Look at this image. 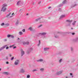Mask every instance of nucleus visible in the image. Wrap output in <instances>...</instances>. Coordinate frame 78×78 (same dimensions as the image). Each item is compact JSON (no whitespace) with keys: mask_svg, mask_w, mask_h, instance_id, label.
<instances>
[{"mask_svg":"<svg viewBox=\"0 0 78 78\" xmlns=\"http://www.w3.org/2000/svg\"><path fill=\"white\" fill-rule=\"evenodd\" d=\"M7 6V5L6 4H4L3 5V7L1 10V11H3V12H5L6 10V7Z\"/></svg>","mask_w":78,"mask_h":78,"instance_id":"1","label":"nucleus"},{"mask_svg":"<svg viewBox=\"0 0 78 78\" xmlns=\"http://www.w3.org/2000/svg\"><path fill=\"white\" fill-rule=\"evenodd\" d=\"M66 22L69 23V24H67V26L70 27V25H71V23L72 22V20H66Z\"/></svg>","mask_w":78,"mask_h":78,"instance_id":"2","label":"nucleus"},{"mask_svg":"<svg viewBox=\"0 0 78 78\" xmlns=\"http://www.w3.org/2000/svg\"><path fill=\"white\" fill-rule=\"evenodd\" d=\"M11 14V12H10L9 13L7 14L6 16V17H7L8 19H9V18H11V17H12V16H10Z\"/></svg>","mask_w":78,"mask_h":78,"instance_id":"3","label":"nucleus"},{"mask_svg":"<svg viewBox=\"0 0 78 78\" xmlns=\"http://www.w3.org/2000/svg\"><path fill=\"white\" fill-rule=\"evenodd\" d=\"M21 56H23L25 55V51L23 49L21 50Z\"/></svg>","mask_w":78,"mask_h":78,"instance_id":"4","label":"nucleus"},{"mask_svg":"<svg viewBox=\"0 0 78 78\" xmlns=\"http://www.w3.org/2000/svg\"><path fill=\"white\" fill-rule=\"evenodd\" d=\"M63 72V71H60L56 73V75H61V74Z\"/></svg>","mask_w":78,"mask_h":78,"instance_id":"5","label":"nucleus"},{"mask_svg":"<svg viewBox=\"0 0 78 78\" xmlns=\"http://www.w3.org/2000/svg\"><path fill=\"white\" fill-rule=\"evenodd\" d=\"M22 43L23 45H29L30 44V42L28 41H23Z\"/></svg>","mask_w":78,"mask_h":78,"instance_id":"6","label":"nucleus"},{"mask_svg":"<svg viewBox=\"0 0 78 78\" xmlns=\"http://www.w3.org/2000/svg\"><path fill=\"white\" fill-rule=\"evenodd\" d=\"M19 60H17L15 62V65L17 66L19 64Z\"/></svg>","mask_w":78,"mask_h":78,"instance_id":"7","label":"nucleus"},{"mask_svg":"<svg viewBox=\"0 0 78 78\" xmlns=\"http://www.w3.org/2000/svg\"><path fill=\"white\" fill-rule=\"evenodd\" d=\"M8 45H5L3 46V47H2L0 48V51H2V50H3L5 47H7Z\"/></svg>","mask_w":78,"mask_h":78,"instance_id":"8","label":"nucleus"},{"mask_svg":"<svg viewBox=\"0 0 78 78\" xmlns=\"http://www.w3.org/2000/svg\"><path fill=\"white\" fill-rule=\"evenodd\" d=\"M47 34L46 32H43L42 33H40L39 34V35H41V36H44V35H45Z\"/></svg>","mask_w":78,"mask_h":78,"instance_id":"9","label":"nucleus"},{"mask_svg":"<svg viewBox=\"0 0 78 78\" xmlns=\"http://www.w3.org/2000/svg\"><path fill=\"white\" fill-rule=\"evenodd\" d=\"M37 62H42V61H44V59H40L38 60L37 61Z\"/></svg>","mask_w":78,"mask_h":78,"instance_id":"10","label":"nucleus"},{"mask_svg":"<svg viewBox=\"0 0 78 78\" xmlns=\"http://www.w3.org/2000/svg\"><path fill=\"white\" fill-rule=\"evenodd\" d=\"M20 73H23L24 72H25V71L23 68H22L20 70Z\"/></svg>","mask_w":78,"mask_h":78,"instance_id":"11","label":"nucleus"},{"mask_svg":"<svg viewBox=\"0 0 78 78\" xmlns=\"http://www.w3.org/2000/svg\"><path fill=\"white\" fill-rule=\"evenodd\" d=\"M44 51H48L49 50V48H45L44 49Z\"/></svg>","mask_w":78,"mask_h":78,"instance_id":"12","label":"nucleus"},{"mask_svg":"<svg viewBox=\"0 0 78 78\" xmlns=\"http://www.w3.org/2000/svg\"><path fill=\"white\" fill-rule=\"evenodd\" d=\"M65 16H65V15H62L60 16L59 19H62V18H64V17H65Z\"/></svg>","mask_w":78,"mask_h":78,"instance_id":"13","label":"nucleus"},{"mask_svg":"<svg viewBox=\"0 0 78 78\" xmlns=\"http://www.w3.org/2000/svg\"><path fill=\"white\" fill-rule=\"evenodd\" d=\"M76 5H77V4H72L71 5V8H73V7H74V6H75Z\"/></svg>","mask_w":78,"mask_h":78,"instance_id":"14","label":"nucleus"},{"mask_svg":"<svg viewBox=\"0 0 78 78\" xmlns=\"http://www.w3.org/2000/svg\"><path fill=\"white\" fill-rule=\"evenodd\" d=\"M54 36L55 38H58V37H59V36L58 35V34H57L56 35L55 34Z\"/></svg>","mask_w":78,"mask_h":78,"instance_id":"15","label":"nucleus"},{"mask_svg":"<svg viewBox=\"0 0 78 78\" xmlns=\"http://www.w3.org/2000/svg\"><path fill=\"white\" fill-rule=\"evenodd\" d=\"M41 19V18H37L35 20V21L36 22H37L38 20H40Z\"/></svg>","mask_w":78,"mask_h":78,"instance_id":"16","label":"nucleus"},{"mask_svg":"<svg viewBox=\"0 0 78 78\" xmlns=\"http://www.w3.org/2000/svg\"><path fill=\"white\" fill-rule=\"evenodd\" d=\"M28 49L30 51H33V48H30Z\"/></svg>","mask_w":78,"mask_h":78,"instance_id":"17","label":"nucleus"},{"mask_svg":"<svg viewBox=\"0 0 78 78\" xmlns=\"http://www.w3.org/2000/svg\"><path fill=\"white\" fill-rule=\"evenodd\" d=\"M29 30H30V31H33V29L32 28V27H30L28 28Z\"/></svg>","mask_w":78,"mask_h":78,"instance_id":"18","label":"nucleus"},{"mask_svg":"<svg viewBox=\"0 0 78 78\" xmlns=\"http://www.w3.org/2000/svg\"><path fill=\"white\" fill-rule=\"evenodd\" d=\"M30 52H31L30 51L29 49H28V50L27 51V54H29Z\"/></svg>","mask_w":78,"mask_h":78,"instance_id":"19","label":"nucleus"},{"mask_svg":"<svg viewBox=\"0 0 78 78\" xmlns=\"http://www.w3.org/2000/svg\"><path fill=\"white\" fill-rule=\"evenodd\" d=\"M40 71L41 72H43L44 71V68H41L40 69Z\"/></svg>","mask_w":78,"mask_h":78,"instance_id":"20","label":"nucleus"},{"mask_svg":"<svg viewBox=\"0 0 78 78\" xmlns=\"http://www.w3.org/2000/svg\"><path fill=\"white\" fill-rule=\"evenodd\" d=\"M18 34H20V35H22V34H23V33H22V32L21 31H20L18 33Z\"/></svg>","mask_w":78,"mask_h":78,"instance_id":"21","label":"nucleus"},{"mask_svg":"<svg viewBox=\"0 0 78 78\" xmlns=\"http://www.w3.org/2000/svg\"><path fill=\"white\" fill-rule=\"evenodd\" d=\"M3 74H4V75H8L9 74V73L8 72H4L3 73Z\"/></svg>","mask_w":78,"mask_h":78,"instance_id":"22","label":"nucleus"},{"mask_svg":"<svg viewBox=\"0 0 78 78\" xmlns=\"http://www.w3.org/2000/svg\"><path fill=\"white\" fill-rule=\"evenodd\" d=\"M76 21H75L74 22H73L72 24L73 25V26H74V25H75V23H76Z\"/></svg>","mask_w":78,"mask_h":78,"instance_id":"23","label":"nucleus"},{"mask_svg":"<svg viewBox=\"0 0 78 78\" xmlns=\"http://www.w3.org/2000/svg\"><path fill=\"white\" fill-rule=\"evenodd\" d=\"M67 2V1L66 0H65V1H63L62 2V3L63 4H65Z\"/></svg>","mask_w":78,"mask_h":78,"instance_id":"24","label":"nucleus"},{"mask_svg":"<svg viewBox=\"0 0 78 78\" xmlns=\"http://www.w3.org/2000/svg\"><path fill=\"white\" fill-rule=\"evenodd\" d=\"M18 23H19V21L18 20H17V21L16 22V23H15V25H18Z\"/></svg>","mask_w":78,"mask_h":78,"instance_id":"25","label":"nucleus"},{"mask_svg":"<svg viewBox=\"0 0 78 78\" xmlns=\"http://www.w3.org/2000/svg\"><path fill=\"white\" fill-rule=\"evenodd\" d=\"M41 44V41L40 40L39 41V44H37V46L39 47L40 45V44Z\"/></svg>","mask_w":78,"mask_h":78,"instance_id":"26","label":"nucleus"},{"mask_svg":"<svg viewBox=\"0 0 78 78\" xmlns=\"http://www.w3.org/2000/svg\"><path fill=\"white\" fill-rule=\"evenodd\" d=\"M20 1H18L17 3V5H19V4H20Z\"/></svg>","mask_w":78,"mask_h":78,"instance_id":"27","label":"nucleus"},{"mask_svg":"<svg viewBox=\"0 0 78 78\" xmlns=\"http://www.w3.org/2000/svg\"><path fill=\"white\" fill-rule=\"evenodd\" d=\"M62 6H63V4H60L58 5V7H61Z\"/></svg>","mask_w":78,"mask_h":78,"instance_id":"28","label":"nucleus"},{"mask_svg":"<svg viewBox=\"0 0 78 78\" xmlns=\"http://www.w3.org/2000/svg\"><path fill=\"white\" fill-rule=\"evenodd\" d=\"M5 26L8 27V26H9V24L8 23H6L5 24Z\"/></svg>","mask_w":78,"mask_h":78,"instance_id":"29","label":"nucleus"},{"mask_svg":"<svg viewBox=\"0 0 78 78\" xmlns=\"http://www.w3.org/2000/svg\"><path fill=\"white\" fill-rule=\"evenodd\" d=\"M10 37H11V38H12V39L14 38V36H13L12 35H11V36H10Z\"/></svg>","mask_w":78,"mask_h":78,"instance_id":"30","label":"nucleus"},{"mask_svg":"<svg viewBox=\"0 0 78 78\" xmlns=\"http://www.w3.org/2000/svg\"><path fill=\"white\" fill-rule=\"evenodd\" d=\"M30 78V75H27V78Z\"/></svg>","mask_w":78,"mask_h":78,"instance_id":"31","label":"nucleus"},{"mask_svg":"<svg viewBox=\"0 0 78 78\" xmlns=\"http://www.w3.org/2000/svg\"><path fill=\"white\" fill-rule=\"evenodd\" d=\"M11 35L8 34V35H7V37L9 38V37H11Z\"/></svg>","mask_w":78,"mask_h":78,"instance_id":"32","label":"nucleus"},{"mask_svg":"<svg viewBox=\"0 0 78 78\" xmlns=\"http://www.w3.org/2000/svg\"><path fill=\"white\" fill-rule=\"evenodd\" d=\"M62 59H60L59 61V62L60 63H61V62H62Z\"/></svg>","mask_w":78,"mask_h":78,"instance_id":"33","label":"nucleus"},{"mask_svg":"<svg viewBox=\"0 0 78 78\" xmlns=\"http://www.w3.org/2000/svg\"><path fill=\"white\" fill-rule=\"evenodd\" d=\"M5 25V23H2L1 24V26H3V25Z\"/></svg>","mask_w":78,"mask_h":78,"instance_id":"34","label":"nucleus"},{"mask_svg":"<svg viewBox=\"0 0 78 78\" xmlns=\"http://www.w3.org/2000/svg\"><path fill=\"white\" fill-rule=\"evenodd\" d=\"M78 41V38H76L74 40V41H75V42H76V41Z\"/></svg>","mask_w":78,"mask_h":78,"instance_id":"35","label":"nucleus"},{"mask_svg":"<svg viewBox=\"0 0 78 78\" xmlns=\"http://www.w3.org/2000/svg\"><path fill=\"white\" fill-rule=\"evenodd\" d=\"M14 57H12V58H11V61H12V60L14 59Z\"/></svg>","mask_w":78,"mask_h":78,"instance_id":"36","label":"nucleus"},{"mask_svg":"<svg viewBox=\"0 0 78 78\" xmlns=\"http://www.w3.org/2000/svg\"><path fill=\"white\" fill-rule=\"evenodd\" d=\"M70 75L71 76L72 78H73V76L72 75L73 74L72 73H70Z\"/></svg>","mask_w":78,"mask_h":78,"instance_id":"37","label":"nucleus"},{"mask_svg":"<svg viewBox=\"0 0 78 78\" xmlns=\"http://www.w3.org/2000/svg\"><path fill=\"white\" fill-rule=\"evenodd\" d=\"M9 57H11V56H12V55H11V54H9Z\"/></svg>","mask_w":78,"mask_h":78,"instance_id":"38","label":"nucleus"},{"mask_svg":"<svg viewBox=\"0 0 78 78\" xmlns=\"http://www.w3.org/2000/svg\"><path fill=\"white\" fill-rule=\"evenodd\" d=\"M71 51H73V49L72 47H71Z\"/></svg>","mask_w":78,"mask_h":78,"instance_id":"39","label":"nucleus"},{"mask_svg":"<svg viewBox=\"0 0 78 78\" xmlns=\"http://www.w3.org/2000/svg\"><path fill=\"white\" fill-rule=\"evenodd\" d=\"M58 11H62V10H61V9L59 8L58 9Z\"/></svg>","mask_w":78,"mask_h":78,"instance_id":"40","label":"nucleus"},{"mask_svg":"<svg viewBox=\"0 0 78 78\" xmlns=\"http://www.w3.org/2000/svg\"><path fill=\"white\" fill-rule=\"evenodd\" d=\"M42 25H40L38 26V28H41V27H42Z\"/></svg>","mask_w":78,"mask_h":78,"instance_id":"41","label":"nucleus"},{"mask_svg":"<svg viewBox=\"0 0 78 78\" xmlns=\"http://www.w3.org/2000/svg\"><path fill=\"white\" fill-rule=\"evenodd\" d=\"M22 31L23 32H25V29H23L22 30Z\"/></svg>","mask_w":78,"mask_h":78,"instance_id":"42","label":"nucleus"},{"mask_svg":"<svg viewBox=\"0 0 78 78\" xmlns=\"http://www.w3.org/2000/svg\"><path fill=\"white\" fill-rule=\"evenodd\" d=\"M36 71H37V69H34L33 70V72H35Z\"/></svg>","mask_w":78,"mask_h":78,"instance_id":"43","label":"nucleus"},{"mask_svg":"<svg viewBox=\"0 0 78 78\" xmlns=\"http://www.w3.org/2000/svg\"><path fill=\"white\" fill-rule=\"evenodd\" d=\"M9 48V47L7 46L6 47V50H8V49Z\"/></svg>","mask_w":78,"mask_h":78,"instance_id":"44","label":"nucleus"},{"mask_svg":"<svg viewBox=\"0 0 78 78\" xmlns=\"http://www.w3.org/2000/svg\"><path fill=\"white\" fill-rule=\"evenodd\" d=\"M17 48V47H16V46H15L13 47V49H14L15 48Z\"/></svg>","mask_w":78,"mask_h":78,"instance_id":"45","label":"nucleus"},{"mask_svg":"<svg viewBox=\"0 0 78 78\" xmlns=\"http://www.w3.org/2000/svg\"><path fill=\"white\" fill-rule=\"evenodd\" d=\"M12 47H14V46H15V44H13L12 45H11Z\"/></svg>","mask_w":78,"mask_h":78,"instance_id":"46","label":"nucleus"},{"mask_svg":"<svg viewBox=\"0 0 78 78\" xmlns=\"http://www.w3.org/2000/svg\"><path fill=\"white\" fill-rule=\"evenodd\" d=\"M4 41H5V42H6V41H7V40H6V39H4Z\"/></svg>","mask_w":78,"mask_h":78,"instance_id":"47","label":"nucleus"},{"mask_svg":"<svg viewBox=\"0 0 78 78\" xmlns=\"http://www.w3.org/2000/svg\"><path fill=\"white\" fill-rule=\"evenodd\" d=\"M6 63L7 64H9V62H6Z\"/></svg>","mask_w":78,"mask_h":78,"instance_id":"48","label":"nucleus"},{"mask_svg":"<svg viewBox=\"0 0 78 78\" xmlns=\"http://www.w3.org/2000/svg\"><path fill=\"white\" fill-rule=\"evenodd\" d=\"M72 35H74L75 34V33H72Z\"/></svg>","mask_w":78,"mask_h":78,"instance_id":"49","label":"nucleus"},{"mask_svg":"<svg viewBox=\"0 0 78 78\" xmlns=\"http://www.w3.org/2000/svg\"><path fill=\"white\" fill-rule=\"evenodd\" d=\"M6 58L7 60L8 59V57H6Z\"/></svg>","mask_w":78,"mask_h":78,"instance_id":"50","label":"nucleus"},{"mask_svg":"<svg viewBox=\"0 0 78 78\" xmlns=\"http://www.w3.org/2000/svg\"><path fill=\"white\" fill-rule=\"evenodd\" d=\"M9 47H10V48H12V46H11V45H10V46H9Z\"/></svg>","mask_w":78,"mask_h":78,"instance_id":"51","label":"nucleus"},{"mask_svg":"<svg viewBox=\"0 0 78 78\" xmlns=\"http://www.w3.org/2000/svg\"><path fill=\"white\" fill-rule=\"evenodd\" d=\"M50 8H51V7H48V9H50Z\"/></svg>","mask_w":78,"mask_h":78,"instance_id":"52","label":"nucleus"},{"mask_svg":"<svg viewBox=\"0 0 78 78\" xmlns=\"http://www.w3.org/2000/svg\"><path fill=\"white\" fill-rule=\"evenodd\" d=\"M41 3V2H38V4H40V3Z\"/></svg>","mask_w":78,"mask_h":78,"instance_id":"53","label":"nucleus"},{"mask_svg":"<svg viewBox=\"0 0 78 78\" xmlns=\"http://www.w3.org/2000/svg\"><path fill=\"white\" fill-rule=\"evenodd\" d=\"M45 37V36H43V38H44Z\"/></svg>","mask_w":78,"mask_h":78,"instance_id":"54","label":"nucleus"},{"mask_svg":"<svg viewBox=\"0 0 78 78\" xmlns=\"http://www.w3.org/2000/svg\"><path fill=\"white\" fill-rule=\"evenodd\" d=\"M28 14L27 13L26 14V16H28Z\"/></svg>","mask_w":78,"mask_h":78,"instance_id":"55","label":"nucleus"},{"mask_svg":"<svg viewBox=\"0 0 78 78\" xmlns=\"http://www.w3.org/2000/svg\"><path fill=\"white\" fill-rule=\"evenodd\" d=\"M66 78H69V77H67V76H66Z\"/></svg>","mask_w":78,"mask_h":78,"instance_id":"56","label":"nucleus"},{"mask_svg":"<svg viewBox=\"0 0 78 78\" xmlns=\"http://www.w3.org/2000/svg\"><path fill=\"white\" fill-rule=\"evenodd\" d=\"M14 13H13L12 14V15H14Z\"/></svg>","mask_w":78,"mask_h":78,"instance_id":"57","label":"nucleus"},{"mask_svg":"<svg viewBox=\"0 0 78 78\" xmlns=\"http://www.w3.org/2000/svg\"><path fill=\"white\" fill-rule=\"evenodd\" d=\"M18 40H19L20 39L19 38H18Z\"/></svg>","mask_w":78,"mask_h":78,"instance_id":"58","label":"nucleus"},{"mask_svg":"<svg viewBox=\"0 0 78 78\" xmlns=\"http://www.w3.org/2000/svg\"><path fill=\"white\" fill-rule=\"evenodd\" d=\"M71 30H73V28H71Z\"/></svg>","mask_w":78,"mask_h":78,"instance_id":"59","label":"nucleus"},{"mask_svg":"<svg viewBox=\"0 0 78 78\" xmlns=\"http://www.w3.org/2000/svg\"><path fill=\"white\" fill-rule=\"evenodd\" d=\"M1 70H2V69H0V71H1Z\"/></svg>","mask_w":78,"mask_h":78,"instance_id":"60","label":"nucleus"},{"mask_svg":"<svg viewBox=\"0 0 78 78\" xmlns=\"http://www.w3.org/2000/svg\"><path fill=\"white\" fill-rule=\"evenodd\" d=\"M42 22H40V23H42Z\"/></svg>","mask_w":78,"mask_h":78,"instance_id":"61","label":"nucleus"},{"mask_svg":"<svg viewBox=\"0 0 78 78\" xmlns=\"http://www.w3.org/2000/svg\"><path fill=\"white\" fill-rule=\"evenodd\" d=\"M21 11V9L20 10V11Z\"/></svg>","mask_w":78,"mask_h":78,"instance_id":"62","label":"nucleus"},{"mask_svg":"<svg viewBox=\"0 0 78 78\" xmlns=\"http://www.w3.org/2000/svg\"><path fill=\"white\" fill-rule=\"evenodd\" d=\"M77 66H78V64H77Z\"/></svg>","mask_w":78,"mask_h":78,"instance_id":"63","label":"nucleus"}]
</instances>
